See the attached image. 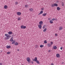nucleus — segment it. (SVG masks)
<instances>
[{
    "mask_svg": "<svg viewBox=\"0 0 65 65\" xmlns=\"http://www.w3.org/2000/svg\"><path fill=\"white\" fill-rule=\"evenodd\" d=\"M54 5L55 6H58V4H57L55 3L54 4Z\"/></svg>",
    "mask_w": 65,
    "mask_h": 65,
    "instance_id": "a211bd4d",
    "label": "nucleus"
},
{
    "mask_svg": "<svg viewBox=\"0 0 65 65\" xmlns=\"http://www.w3.org/2000/svg\"><path fill=\"white\" fill-rule=\"evenodd\" d=\"M8 34H6L5 35V36H7V35H8Z\"/></svg>",
    "mask_w": 65,
    "mask_h": 65,
    "instance_id": "58836bf2",
    "label": "nucleus"
},
{
    "mask_svg": "<svg viewBox=\"0 0 65 65\" xmlns=\"http://www.w3.org/2000/svg\"><path fill=\"white\" fill-rule=\"evenodd\" d=\"M51 50H49L48 52H49V53H50V52H51Z\"/></svg>",
    "mask_w": 65,
    "mask_h": 65,
    "instance_id": "37998d69",
    "label": "nucleus"
},
{
    "mask_svg": "<svg viewBox=\"0 0 65 65\" xmlns=\"http://www.w3.org/2000/svg\"><path fill=\"white\" fill-rule=\"evenodd\" d=\"M61 5L62 6H64V4L62 2L61 3Z\"/></svg>",
    "mask_w": 65,
    "mask_h": 65,
    "instance_id": "cd10ccee",
    "label": "nucleus"
},
{
    "mask_svg": "<svg viewBox=\"0 0 65 65\" xmlns=\"http://www.w3.org/2000/svg\"><path fill=\"white\" fill-rule=\"evenodd\" d=\"M56 19H55L54 18H53V19H52L51 20H52V21H55V20H56Z\"/></svg>",
    "mask_w": 65,
    "mask_h": 65,
    "instance_id": "7c9ffc66",
    "label": "nucleus"
},
{
    "mask_svg": "<svg viewBox=\"0 0 65 65\" xmlns=\"http://www.w3.org/2000/svg\"><path fill=\"white\" fill-rule=\"evenodd\" d=\"M18 2H15V4L16 5H17V4H18Z\"/></svg>",
    "mask_w": 65,
    "mask_h": 65,
    "instance_id": "e433bc0d",
    "label": "nucleus"
},
{
    "mask_svg": "<svg viewBox=\"0 0 65 65\" xmlns=\"http://www.w3.org/2000/svg\"><path fill=\"white\" fill-rule=\"evenodd\" d=\"M7 37L8 38H9V37L10 38V35H8L7 36Z\"/></svg>",
    "mask_w": 65,
    "mask_h": 65,
    "instance_id": "6ab92c4d",
    "label": "nucleus"
},
{
    "mask_svg": "<svg viewBox=\"0 0 65 65\" xmlns=\"http://www.w3.org/2000/svg\"><path fill=\"white\" fill-rule=\"evenodd\" d=\"M48 46V47H51V45L50 44V43H48L47 44Z\"/></svg>",
    "mask_w": 65,
    "mask_h": 65,
    "instance_id": "2eb2a0df",
    "label": "nucleus"
},
{
    "mask_svg": "<svg viewBox=\"0 0 65 65\" xmlns=\"http://www.w3.org/2000/svg\"><path fill=\"white\" fill-rule=\"evenodd\" d=\"M37 57H35L34 59L32 60V61H37Z\"/></svg>",
    "mask_w": 65,
    "mask_h": 65,
    "instance_id": "f257e3e1",
    "label": "nucleus"
},
{
    "mask_svg": "<svg viewBox=\"0 0 65 65\" xmlns=\"http://www.w3.org/2000/svg\"><path fill=\"white\" fill-rule=\"evenodd\" d=\"M28 7V5H25V7H26V8Z\"/></svg>",
    "mask_w": 65,
    "mask_h": 65,
    "instance_id": "473e14b6",
    "label": "nucleus"
},
{
    "mask_svg": "<svg viewBox=\"0 0 65 65\" xmlns=\"http://www.w3.org/2000/svg\"><path fill=\"white\" fill-rule=\"evenodd\" d=\"M62 63H64V62H62Z\"/></svg>",
    "mask_w": 65,
    "mask_h": 65,
    "instance_id": "3c124183",
    "label": "nucleus"
},
{
    "mask_svg": "<svg viewBox=\"0 0 65 65\" xmlns=\"http://www.w3.org/2000/svg\"><path fill=\"white\" fill-rule=\"evenodd\" d=\"M13 38V37H11L10 40V41L11 42H12V40Z\"/></svg>",
    "mask_w": 65,
    "mask_h": 65,
    "instance_id": "ddd939ff",
    "label": "nucleus"
},
{
    "mask_svg": "<svg viewBox=\"0 0 65 65\" xmlns=\"http://www.w3.org/2000/svg\"><path fill=\"white\" fill-rule=\"evenodd\" d=\"M44 43H47V42H46V40H45L44 41Z\"/></svg>",
    "mask_w": 65,
    "mask_h": 65,
    "instance_id": "bb28decb",
    "label": "nucleus"
},
{
    "mask_svg": "<svg viewBox=\"0 0 65 65\" xmlns=\"http://www.w3.org/2000/svg\"><path fill=\"white\" fill-rule=\"evenodd\" d=\"M40 47H43L44 46V45H41L40 46Z\"/></svg>",
    "mask_w": 65,
    "mask_h": 65,
    "instance_id": "412c9836",
    "label": "nucleus"
},
{
    "mask_svg": "<svg viewBox=\"0 0 65 65\" xmlns=\"http://www.w3.org/2000/svg\"><path fill=\"white\" fill-rule=\"evenodd\" d=\"M38 27L40 28V29H41V28L42 27V26L41 25H38Z\"/></svg>",
    "mask_w": 65,
    "mask_h": 65,
    "instance_id": "20e7f679",
    "label": "nucleus"
},
{
    "mask_svg": "<svg viewBox=\"0 0 65 65\" xmlns=\"http://www.w3.org/2000/svg\"><path fill=\"white\" fill-rule=\"evenodd\" d=\"M51 45H52V44H53V42H51Z\"/></svg>",
    "mask_w": 65,
    "mask_h": 65,
    "instance_id": "2f4dec72",
    "label": "nucleus"
},
{
    "mask_svg": "<svg viewBox=\"0 0 65 65\" xmlns=\"http://www.w3.org/2000/svg\"><path fill=\"white\" fill-rule=\"evenodd\" d=\"M62 49H63V47H60V50H62Z\"/></svg>",
    "mask_w": 65,
    "mask_h": 65,
    "instance_id": "ea45409f",
    "label": "nucleus"
},
{
    "mask_svg": "<svg viewBox=\"0 0 65 65\" xmlns=\"http://www.w3.org/2000/svg\"><path fill=\"white\" fill-rule=\"evenodd\" d=\"M12 33H13L12 31H9L8 32V34H9V35H11V34H12Z\"/></svg>",
    "mask_w": 65,
    "mask_h": 65,
    "instance_id": "1a4fd4ad",
    "label": "nucleus"
},
{
    "mask_svg": "<svg viewBox=\"0 0 65 65\" xmlns=\"http://www.w3.org/2000/svg\"><path fill=\"white\" fill-rule=\"evenodd\" d=\"M62 27H60L59 28V30H62Z\"/></svg>",
    "mask_w": 65,
    "mask_h": 65,
    "instance_id": "c85d7f7f",
    "label": "nucleus"
},
{
    "mask_svg": "<svg viewBox=\"0 0 65 65\" xmlns=\"http://www.w3.org/2000/svg\"><path fill=\"white\" fill-rule=\"evenodd\" d=\"M17 14L18 15H21V12H17Z\"/></svg>",
    "mask_w": 65,
    "mask_h": 65,
    "instance_id": "39448f33",
    "label": "nucleus"
},
{
    "mask_svg": "<svg viewBox=\"0 0 65 65\" xmlns=\"http://www.w3.org/2000/svg\"><path fill=\"white\" fill-rule=\"evenodd\" d=\"M14 41V40H13V39L12 40V41Z\"/></svg>",
    "mask_w": 65,
    "mask_h": 65,
    "instance_id": "49530a36",
    "label": "nucleus"
},
{
    "mask_svg": "<svg viewBox=\"0 0 65 65\" xmlns=\"http://www.w3.org/2000/svg\"><path fill=\"white\" fill-rule=\"evenodd\" d=\"M7 48H9L11 47L10 46H6Z\"/></svg>",
    "mask_w": 65,
    "mask_h": 65,
    "instance_id": "9b49d317",
    "label": "nucleus"
},
{
    "mask_svg": "<svg viewBox=\"0 0 65 65\" xmlns=\"http://www.w3.org/2000/svg\"><path fill=\"white\" fill-rule=\"evenodd\" d=\"M17 51H19V50L18 49Z\"/></svg>",
    "mask_w": 65,
    "mask_h": 65,
    "instance_id": "09e8293b",
    "label": "nucleus"
},
{
    "mask_svg": "<svg viewBox=\"0 0 65 65\" xmlns=\"http://www.w3.org/2000/svg\"><path fill=\"white\" fill-rule=\"evenodd\" d=\"M45 25H44V26H43V29H44L45 28Z\"/></svg>",
    "mask_w": 65,
    "mask_h": 65,
    "instance_id": "72a5a7b5",
    "label": "nucleus"
},
{
    "mask_svg": "<svg viewBox=\"0 0 65 65\" xmlns=\"http://www.w3.org/2000/svg\"><path fill=\"white\" fill-rule=\"evenodd\" d=\"M60 9H60V7H57V10H60Z\"/></svg>",
    "mask_w": 65,
    "mask_h": 65,
    "instance_id": "f8f14e48",
    "label": "nucleus"
},
{
    "mask_svg": "<svg viewBox=\"0 0 65 65\" xmlns=\"http://www.w3.org/2000/svg\"><path fill=\"white\" fill-rule=\"evenodd\" d=\"M60 54H57L56 55V56L57 58L60 57Z\"/></svg>",
    "mask_w": 65,
    "mask_h": 65,
    "instance_id": "423d86ee",
    "label": "nucleus"
},
{
    "mask_svg": "<svg viewBox=\"0 0 65 65\" xmlns=\"http://www.w3.org/2000/svg\"><path fill=\"white\" fill-rule=\"evenodd\" d=\"M31 61H31L30 60H29V61H28V63H31Z\"/></svg>",
    "mask_w": 65,
    "mask_h": 65,
    "instance_id": "c9c22d12",
    "label": "nucleus"
},
{
    "mask_svg": "<svg viewBox=\"0 0 65 65\" xmlns=\"http://www.w3.org/2000/svg\"><path fill=\"white\" fill-rule=\"evenodd\" d=\"M7 7V5H5L4 6V8L5 9H6Z\"/></svg>",
    "mask_w": 65,
    "mask_h": 65,
    "instance_id": "dca6fc26",
    "label": "nucleus"
},
{
    "mask_svg": "<svg viewBox=\"0 0 65 65\" xmlns=\"http://www.w3.org/2000/svg\"><path fill=\"white\" fill-rule=\"evenodd\" d=\"M33 9L32 8H30L29 9V10L30 11H32V10H33Z\"/></svg>",
    "mask_w": 65,
    "mask_h": 65,
    "instance_id": "4be33fe9",
    "label": "nucleus"
},
{
    "mask_svg": "<svg viewBox=\"0 0 65 65\" xmlns=\"http://www.w3.org/2000/svg\"><path fill=\"white\" fill-rule=\"evenodd\" d=\"M52 21V20L50 21V22L51 24H53V22Z\"/></svg>",
    "mask_w": 65,
    "mask_h": 65,
    "instance_id": "aec40b11",
    "label": "nucleus"
},
{
    "mask_svg": "<svg viewBox=\"0 0 65 65\" xmlns=\"http://www.w3.org/2000/svg\"><path fill=\"white\" fill-rule=\"evenodd\" d=\"M2 63H0V65H2Z\"/></svg>",
    "mask_w": 65,
    "mask_h": 65,
    "instance_id": "de8ad7c7",
    "label": "nucleus"
},
{
    "mask_svg": "<svg viewBox=\"0 0 65 65\" xmlns=\"http://www.w3.org/2000/svg\"><path fill=\"white\" fill-rule=\"evenodd\" d=\"M31 63H32V64H33V62L32 61H31Z\"/></svg>",
    "mask_w": 65,
    "mask_h": 65,
    "instance_id": "c03bdc74",
    "label": "nucleus"
},
{
    "mask_svg": "<svg viewBox=\"0 0 65 65\" xmlns=\"http://www.w3.org/2000/svg\"><path fill=\"white\" fill-rule=\"evenodd\" d=\"M46 14H47V13H45L43 14L42 15L43 16H45V15H46Z\"/></svg>",
    "mask_w": 65,
    "mask_h": 65,
    "instance_id": "4468645a",
    "label": "nucleus"
},
{
    "mask_svg": "<svg viewBox=\"0 0 65 65\" xmlns=\"http://www.w3.org/2000/svg\"><path fill=\"white\" fill-rule=\"evenodd\" d=\"M51 65H54V63H51Z\"/></svg>",
    "mask_w": 65,
    "mask_h": 65,
    "instance_id": "a18cd8bd",
    "label": "nucleus"
},
{
    "mask_svg": "<svg viewBox=\"0 0 65 65\" xmlns=\"http://www.w3.org/2000/svg\"><path fill=\"white\" fill-rule=\"evenodd\" d=\"M4 39H5V40H7V39H9V38H5Z\"/></svg>",
    "mask_w": 65,
    "mask_h": 65,
    "instance_id": "a878e982",
    "label": "nucleus"
},
{
    "mask_svg": "<svg viewBox=\"0 0 65 65\" xmlns=\"http://www.w3.org/2000/svg\"><path fill=\"white\" fill-rule=\"evenodd\" d=\"M26 28V26H21V29H25Z\"/></svg>",
    "mask_w": 65,
    "mask_h": 65,
    "instance_id": "f03ea898",
    "label": "nucleus"
},
{
    "mask_svg": "<svg viewBox=\"0 0 65 65\" xmlns=\"http://www.w3.org/2000/svg\"><path fill=\"white\" fill-rule=\"evenodd\" d=\"M50 19H48V20H49V21H50Z\"/></svg>",
    "mask_w": 65,
    "mask_h": 65,
    "instance_id": "8fccbe9b",
    "label": "nucleus"
},
{
    "mask_svg": "<svg viewBox=\"0 0 65 65\" xmlns=\"http://www.w3.org/2000/svg\"><path fill=\"white\" fill-rule=\"evenodd\" d=\"M43 12L42 11H42H41L40 13L38 14V15H39L41 14H42V13H43Z\"/></svg>",
    "mask_w": 65,
    "mask_h": 65,
    "instance_id": "9d476101",
    "label": "nucleus"
},
{
    "mask_svg": "<svg viewBox=\"0 0 65 65\" xmlns=\"http://www.w3.org/2000/svg\"><path fill=\"white\" fill-rule=\"evenodd\" d=\"M53 48L54 50H56L57 48V47L56 46H54L53 47Z\"/></svg>",
    "mask_w": 65,
    "mask_h": 65,
    "instance_id": "6e6552de",
    "label": "nucleus"
},
{
    "mask_svg": "<svg viewBox=\"0 0 65 65\" xmlns=\"http://www.w3.org/2000/svg\"><path fill=\"white\" fill-rule=\"evenodd\" d=\"M26 60L27 62H29V61L30 60V58L29 57H27V58Z\"/></svg>",
    "mask_w": 65,
    "mask_h": 65,
    "instance_id": "7ed1b4c3",
    "label": "nucleus"
},
{
    "mask_svg": "<svg viewBox=\"0 0 65 65\" xmlns=\"http://www.w3.org/2000/svg\"><path fill=\"white\" fill-rule=\"evenodd\" d=\"M39 24L40 25H42L43 24V22L42 21H41L39 22Z\"/></svg>",
    "mask_w": 65,
    "mask_h": 65,
    "instance_id": "0eeeda50",
    "label": "nucleus"
},
{
    "mask_svg": "<svg viewBox=\"0 0 65 65\" xmlns=\"http://www.w3.org/2000/svg\"><path fill=\"white\" fill-rule=\"evenodd\" d=\"M55 36H58V34H55Z\"/></svg>",
    "mask_w": 65,
    "mask_h": 65,
    "instance_id": "4c0bfd02",
    "label": "nucleus"
},
{
    "mask_svg": "<svg viewBox=\"0 0 65 65\" xmlns=\"http://www.w3.org/2000/svg\"><path fill=\"white\" fill-rule=\"evenodd\" d=\"M15 41L14 40V41H13V42L12 43V44H14V43H15Z\"/></svg>",
    "mask_w": 65,
    "mask_h": 65,
    "instance_id": "5701e85b",
    "label": "nucleus"
},
{
    "mask_svg": "<svg viewBox=\"0 0 65 65\" xmlns=\"http://www.w3.org/2000/svg\"><path fill=\"white\" fill-rule=\"evenodd\" d=\"M19 44V43L17 42H16V43L15 44V45H18Z\"/></svg>",
    "mask_w": 65,
    "mask_h": 65,
    "instance_id": "393cba45",
    "label": "nucleus"
},
{
    "mask_svg": "<svg viewBox=\"0 0 65 65\" xmlns=\"http://www.w3.org/2000/svg\"><path fill=\"white\" fill-rule=\"evenodd\" d=\"M46 30H47V28H45L43 30V31L44 32H45L46 31Z\"/></svg>",
    "mask_w": 65,
    "mask_h": 65,
    "instance_id": "f3484780",
    "label": "nucleus"
},
{
    "mask_svg": "<svg viewBox=\"0 0 65 65\" xmlns=\"http://www.w3.org/2000/svg\"><path fill=\"white\" fill-rule=\"evenodd\" d=\"M54 6H54V5L52 4V7H54Z\"/></svg>",
    "mask_w": 65,
    "mask_h": 65,
    "instance_id": "f704fd0d",
    "label": "nucleus"
},
{
    "mask_svg": "<svg viewBox=\"0 0 65 65\" xmlns=\"http://www.w3.org/2000/svg\"><path fill=\"white\" fill-rule=\"evenodd\" d=\"M41 10H44V8H41Z\"/></svg>",
    "mask_w": 65,
    "mask_h": 65,
    "instance_id": "79ce46f5",
    "label": "nucleus"
},
{
    "mask_svg": "<svg viewBox=\"0 0 65 65\" xmlns=\"http://www.w3.org/2000/svg\"><path fill=\"white\" fill-rule=\"evenodd\" d=\"M10 54V52H9L7 53V54H8H8Z\"/></svg>",
    "mask_w": 65,
    "mask_h": 65,
    "instance_id": "c756f323",
    "label": "nucleus"
},
{
    "mask_svg": "<svg viewBox=\"0 0 65 65\" xmlns=\"http://www.w3.org/2000/svg\"><path fill=\"white\" fill-rule=\"evenodd\" d=\"M36 62L37 63V64H39V61L38 60H37L36 61Z\"/></svg>",
    "mask_w": 65,
    "mask_h": 65,
    "instance_id": "b1692460",
    "label": "nucleus"
},
{
    "mask_svg": "<svg viewBox=\"0 0 65 65\" xmlns=\"http://www.w3.org/2000/svg\"><path fill=\"white\" fill-rule=\"evenodd\" d=\"M18 21H19V20H21V18H18Z\"/></svg>",
    "mask_w": 65,
    "mask_h": 65,
    "instance_id": "a19ab883",
    "label": "nucleus"
}]
</instances>
